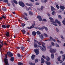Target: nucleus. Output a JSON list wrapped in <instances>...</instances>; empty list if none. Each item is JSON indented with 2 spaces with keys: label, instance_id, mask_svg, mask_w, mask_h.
Masks as SVG:
<instances>
[{
  "label": "nucleus",
  "instance_id": "obj_1",
  "mask_svg": "<svg viewBox=\"0 0 65 65\" xmlns=\"http://www.w3.org/2000/svg\"><path fill=\"white\" fill-rule=\"evenodd\" d=\"M6 58L4 59V63H5V65H9L8 59H7V55H5Z\"/></svg>",
  "mask_w": 65,
  "mask_h": 65
},
{
  "label": "nucleus",
  "instance_id": "obj_2",
  "mask_svg": "<svg viewBox=\"0 0 65 65\" xmlns=\"http://www.w3.org/2000/svg\"><path fill=\"white\" fill-rule=\"evenodd\" d=\"M42 46L43 47H41V46L40 45H38L37 46L38 47H40V49L43 51V52H44V51H46V48H45V47L43 44H42Z\"/></svg>",
  "mask_w": 65,
  "mask_h": 65
},
{
  "label": "nucleus",
  "instance_id": "obj_3",
  "mask_svg": "<svg viewBox=\"0 0 65 65\" xmlns=\"http://www.w3.org/2000/svg\"><path fill=\"white\" fill-rule=\"evenodd\" d=\"M19 4L20 6H22L23 7L25 6V4H24V3L23 2H19Z\"/></svg>",
  "mask_w": 65,
  "mask_h": 65
},
{
  "label": "nucleus",
  "instance_id": "obj_4",
  "mask_svg": "<svg viewBox=\"0 0 65 65\" xmlns=\"http://www.w3.org/2000/svg\"><path fill=\"white\" fill-rule=\"evenodd\" d=\"M35 22H34L33 23H32V26H30V27H28L27 28L28 29H30L31 28H33L34 27V26H36V25L35 24Z\"/></svg>",
  "mask_w": 65,
  "mask_h": 65
},
{
  "label": "nucleus",
  "instance_id": "obj_5",
  "mask_svg": "<svg viewBox=\"0 0 65 65\" xmlns=\"http://www.w3.org/2000/svg\"><path fill=\"white\" fill-rule=\"evenodd\" d=\"M50 52L51 53H55V52H56V49L50 48Z\"/></svg>",
  "mask_w": 65,
  "mask_h": 65
},
{
  "label": "nucleus",
  "instance_id": "obj_6",
  "mask_svg": "<svg viewBox=\"0 0 65 65\" xmlns=\"http://www.w3.org/2000/svg\"><path fill=\"white\" fill-rule=\"evenodd\" d=\"M7 54L9 57H12L13 56L12 53L10 51L7 52Z\"/></svg>",
  "mask_w": 65,
  "mask_h": 65
},
{
  "label": "nucleus",
  "instance_id": "obj_7",
  "mask_svg": "<svg viewBox=\"0 0 65 65\" xmlns=\"http://www.w3.org/2000/svg\"><path fill=\"white\" fill-rule=\"evenodd\" d=\"M55 22L56 23H58L59 26H61V22L58 21V20L57 19L55 20Z\"/></svg>",
  "mask_w": 65,
  "mask_h": 65
},
{
  "label": "nucleus",
  "instance_id": "obj_8",
  "mask_svg": "<svg viewBox=\"0 0 65 65\" xmlns=\"http://www.w3.org/2000/svg\"><path fill=\"white\" fill-rule=\"evenodd\" d=\"M34 51L36 53V55H38V54H39V51H38V49H34Z\"/></svg>",
  "mask_w": 65,
  "mask_h": 65
},
{
  "label": "nucleus",
  "instance_id": "obj_9",
  "mask_svg": "<svg viewBox=\"0 0 65 65\" xmlns=\"http://www.w3.org/2000/svg\"><path fill=\"white\" fill-rule=\"evenodd\" d=\"M49 19L50 20H51L50 21V22H52V23H55V21H54V19L52 18L51 17H50L49 18Z\"/></svg>",
  "mask_w": 65,
  "mask_h": 65
},
{
  "label": "nucleus",
  "instance_id": "obj_10",
  "mask_svg": "<svg viewBox=\"0 0 65 65\" xmlns=\"http://www.w3.org/2000/svg\"><path fill=\"white\" fill-rule=\"evenodd\" d=\"M5 35L7 37H9L10 36V34H9V32H6V33L5 34Z\"/></svg>",
  "mask_w": 65,
  "mask_h": 65
},
{
  "label": "nucleus",
  "instance_id": "obj_11",
  "mask_svg": "<svg viewBox=\"0 0 65 65\" xmlns=\"http://www.w3.org/2000/svg\"><path fill=\"white\" fill-rule=\"evenodd\" d=\"M37 18L41 22L42 21V18H41V16L39 15L38 16H37Z\"/></svg>",
  "mask_w": 65,
  "mask_h": 65
},
{
  "label": "nucleus",
  "instance_id": "obj_12",
  "mask_svg": "<svg viewBox=\"0 0 65 65\" xmlns=\"http://www.w3.org/2000/svg\"><path fill=\"white\" fill-rule=\"evenodd\" d=\"M2 10H3V11H6L7 10L6 8V7H2Z\"/></svg>",
  "mask_w": 65,
  "mask_h": 65
},
{
  "label": "nucleus",
  "instance_id": "obj_13",
  "mask_svg": "<svg viewBox=\"0 0 65 65\" xmlns=\"http://www.w3.org/2000/svg\"><path fill=\"white\" fill-rule=\"evenodd\" d=\"M34 42H36L39 45H41V43L40 42H39L37 40L36 41V40L35 39L34 40Z\"/></svg>",
  "mask_w": 65,
  "mask_h": 65
},
{
  "label": "nucleus",
  "instance_id": "obj_14",
  "mask_svg": "<svg viewBox=\"0 0 65 65\" xmlns=\"http://www.w3.org/2000/svg\"><path fill=\"white\" fill-rule=\"evenodd\" d=\"M51 11H54L55 10V9L52 6H51Z\"/></svg>",
  "mask_w": 65,
  "mask_h": 65
},
{
  "label": "nucleus",
  "instance_id": "obj_15",
  "mask_svg": "<svg viewBox=\"0 0 65 65\" xmlns=\"http://www.w3.org/2000/svg\"><path fill=\"white\" fill-rule=\"evenodd\" d=\"M29 14L30 15H31V16H32V15H33V12L31 11H29Z\"/></svg>",
  "mask_w": 65,
  "mask_h": 65
},
{
  "label": "nucleus",
  "instance_id": "obj_16",
  "mask_svg": "<svg viewBox=\"0 0 65 65\" xmlns=\"http://www.w3.org/2000/svg\"><path fill=\"white\" fill-rule=\"evenodd\" d=\"M50 39H51V40H52V41H54V42H55V41H56V40H55L54 39H53V38L52 37L50 36Z\"/></svg>",
  "mask_w": 65,
  "mask_h": 65
},
{
  "label": "nucleus",
  "instance_id": "obj_17",
  "mask_svg": "<svg viewBox=\"0 0 65 65\" xmlns=\"http://www.w3.org/2000/svg\"><path fill=\"white\" fill-rule=\"evenodd\" d=\"M20 47L22 51H25V47H23V46H21Z\"/></svg>",
  "mask_w": 65,
  "mask_h": 65
},
{
  "label": "nucleus",
  "instance_id": "obj_18",
  "mask_svg": "<svg viewBox=\"0 0 65 65\" xmlns=\"http://www.w3.org/2000/svg\"><path fill=\"white\" fill-rule=\"evenodd\" d=\"M21 32H22V33L23 34H25L26 33V30L25 29H22L21 30Z\"/></svg>",
  "mask_w": 65,
  "mask_h": 65
},
{
  "label": "nucleus",
  "instance_id": "obj_19",
  "mask_svg": "<svg viewBox=\"0 0 65 65\" xmlns=\"http://www.w3.org/2000/svg\"><path fill=\"white\" fill-rule=\"evenodd\" d=\"M35 57V56L34 55H32L31 56V59L32 60H34V58Z\"/></svg>",
  "mask_w": 65,
  "mask_h": 65
},
{
  "label": "nucleus",
  "instance_id": "obj_20",
  "mask_svg": "<svg viewBox=\"0 0 65 65\" xmlns=\"http://www.w3.org/2000/svg\"><path fill=\"white\" fill-rule=\"evenodd\" d=\"M41 63H44V60L43 58H41Z\"/></svg>",
  "mask_w": 65,
  "mask_h": 65
},
{
  "label": "nucleus",
  "instance_id": "obj_21",
  "mask_svg": "<svg viewBox=\"0 0 65 65\" xmlns=\"http://www.w3.org/2000/svg\"><path fill=\"white\" fill-rule=\"evenodd\" d=\"M51 57L52 59H54V54L52 53L51 54Z\"/></svg>",
  "mask_w": 65,
  "mask_h": 65
},
{
  "label": "nucleus",
  "instance_id": "obj_22",
  "mask_svg": "<svg viewBox=\"0 0 65 65\" xmlns=\"http://www.w3.org/2000/svg\"><path fill=\"white\" fill-rule=\"evenodd\" d=\"M42 29H45V30H46V31H47L48 30V29H47V27H46L45 26H43V27H42Z\"/></svg>",
  "mask_w": 65,
  "mask_h": 65
},
{
  "label": "nucleus",
  "instance_id": "obj_23",
  "mask_svg": "<svg viewBox=\"0 0 65 65\" xmlns=\"http://www.w3.org/2000/svg\"><path fill=\"white\" fill-rule=\"evenodd\" d=\"M60 8L61 9H62V10H64L65 9V7L63 6H60Z\"/></svg>",
  "mask_w": 65,
  "mask_h": 65
},
{
  "label": "nucleus",
  "instance_id": "obj_24",
  "mask_svg": "<svg viewBox=\"0 0 65 65\" xmlns=\"http://www.w3.org/2000/svg\"><path fill=\"white\" fill-rule=\"evenodd\" d=\"M2 27L3 28H4V29H6V26L3 24L2 25Z\"/></svg>",
  "mask_w": 65,
  "mask_h": 65
},
{
  "label": "nucleus",
  "instance_id": "obj_25",
  "mask_svg": "<svg viewBox=\"0 0 65 65\" xmlns=\"http://www.w3.org/2000/svg\"><path fill=\"white\" fill-rule=\"evenodd\" d=\"M26 4L28 6H33V5H32V4H29L28 3H26Z\"/></svg>",
  "mask_w": 65,
  "mask_h": 65
},
{
  "label": "nucleus",
  "instance_id": "obj_26",
  "mask_svg": "<svg viewBox=\"0 0 65 65\" xmlns=\"http://www.w3.org/2000/svg\"><path fill=\"white\" fill-rule=\"evenodd\" d=\"M45 63L47 65H51V63L50 62H48V61H45Z\"/></svg>",
  "mask_w": 65,
  "mask_h": 65
},
{
  "label": "nucleus",
  "instance_id": "obj_27",
  "mask_svg": "<svg viewBox=\"0 0 65 65\" xmlns=\"http://www.w3.org/2000/svg\"><path fill=\"white\" fill-rule=\"evenodd\" d=\"M10 61L11 62H13L14 61V57H12L10 59Z\"/></svg>",
  "mask_w": 65,
  "mask_h": 65
},
{
  "label": "nucleus",
  "instance_id": "obj_28",
  "mask_svg": "<svg viewBox=\"0 0 65 65\" xmlns=\"http://www.w3.org/2000/svg\"><path fill=\"white\" fill-rule=\"evenodd\" d=\"M26 25V24L24 23H22L21 24V26L22 28H24Z\"/></svg>",
  "mask_w": 65,
  "mask_h": 65
},
{
  "label": "nucleus",
  "instance_id": "obj_29",
  "mask_svg": "<svg viewBox=\"0 0 65 65\" xmlns=\"http://www.w3.org/2000/svg\"><path fill=\"white\" fill-rule=\"evenodd\" d=\"M47 58H46V60L47 61H50V58H49V57H48V56L46 57Z\"/></svg>",
  "mask_w": 65,
  "mask_h": 65
},
{
  "label": "nucleus",
  "instance_id": "obj_30",
  "mask_svg": "<svg viewBox=\"0 0 65 65\" xmlns=\"http://www.w3.org/2000/svg\"><path fill=\"white\" fill-rule=\"evenodd\" d=\"M60 59H61V56H60L58 57L57 58L58 61H61V60Z\"/></svg>",
  "mask_w": 65,
  "mask_h": 65
},
{
  "label": "nucleus",
  "instance_id": "obj_31",
  "mask_svg": "<svg viewBox=\"0 0 65 65\" xmlns=\"http://www.w3.org/2000/svg\"><path fill=\"white\" fill-rule=\"evenodd\" d=\"M34 46L35 47H36L38 46L37 44H36L35 43H34Z\"/></svg>",
  "mask_w": 65,
  "mask_h": 65
},
{
  "label": "nucleus",
  "instance_id": "obj_32",
  "mask_svg": "<svg viewBox=\"0 0 65 65\" xmlns=\"http://www.w3.org/2000/svg\"><path fill=\"white\" fill-rule=\"evenodd\" d=\"M36 33L38 35H40V34H41V33L39 31H37L36 32Z\"/></svg>",
  "mask_w": 65,
  "mask_h": 65
},
{
  "label": "nucleus",
  "instance_id": "obj_33",
  "mask_svg": "<svg viewBox=\"0 0 65 65\" xmlns=\"http://www.w3.org/2000/svg\"><path fill=\"white\" fill-rule=\"evenodd\" d=\"M43 28V26L41 28L39 27L38 28V29L40 31H41V30H42L43 28Z\"/></svg>",
  "mask_w": 65,
  "mask_h": 65
},
{
  "label": "nucleus",
  "instance_id": "obj_34",
  "mask_svg": "<svg viewBox=\"0 0 65 65\" xmlns=\"http://www.w3.org/2000/svg\"><path fill=\"white\" fill-rule=\"evenodd\" d=\"M32 34L34 36H35L36 35V32L34 31L32 32Z\"/></svg>",
  "mask_w": 65,
  "mask_h": 65
},
{
  "label": "nucleus",
  "instance_id": "obj_35",
  "mask_svg": "<svg viewBox=\"0 0 65 65\" xmlns=\"http://www.w3.org/2000/svg\"><path fill=\"white\" fill-rule=\"evenodd\" d=\"M40 37L41 38V39H42V38H43V35H39Z\"/></svg>",
  "mask_w": 65,
  "mask_h": 65
},
{
  "label": "nucleus",
  "instance_id": "obj_36",
  "mask_svg": "<svg viewBox=\"0 0 65 65\" xmlns=\"http://www.w3.org/2000/svg\"><path fill=\"white\" fill-rule=\"evenodd\" d=\"M0 43L1 44H2V46H3L4 44L3 43V41L0 40Z\"/></svg>",
  "mask_w": 65,
  "mask_h": 65
},
{
  "label": "nucleus",
  "instance_id": "obj_37",
  "mask_svg": "<svg viewBox=\"0 0 65 65\" xmlns=\"http://www.w3.org/2000/svg\"><path fill=\"white\" fill-rule=\"evenodd\" d=\"M52 24V25H54V26H58V24L56 23H51Z\"/></svg>",
  "mask_w": 65,
  "mask_h": 65
},
{
  "label": "nucleus",
  "instance_id": "obj_38",
  "mask_svg": "<svg viewBox=\"0 0 65 65\" xmlns=\"http://www.w3.org/2000/svg\"><path fill=\"white\" fill-rule=\"evenodd\" d=\"M3 1L5 3H8V1L7 0H4Z\"/></svg>",
  "mask_w": 65,
  "mask_h": 65
},
{
  "label": "nucleus",
  "instance_id": "obj_39",
  "mask_svg": "<svg viewBox=\"0 0 65 65\" xmlns=\"http://www.w3.org/2000/svg\"><path fill=\"white\" fill-rule=\"evenodd\" d=\"M56 13V12L55 11H53L52 13V15H54V14H55V13Z\"/></svg>",
  "mask_w": 65,
  "mask_h": 65
},
{
  "label": "nucleus",
  "instance_id": "obj_40",
  "mask_svg": "<svg viewBox=\"0 0 65 65\" xmlns=\"http://www.w3.org/2000/svg\"><path fill=\"white\" fill-rule=\"evenodd\" d=\"M6 28H9V27H10V25H6Z\"/></svg>",
  "mask_w": 65,
  "mask_h": 65
},
{
  "label": "nucleus",
  "instance_id": "obj_41",
  "mask_svg": "<svg viewBox=\"0 0 65 65\" xmlns=\"http://www.w3.org/2000/svg\"><path fill=\"white\" fill-rule=\"evenodd\" d=\"M13 2H14L16 4H18V2H17V1H16V0H13Z\"/></svg>",
  "mask_w": 65,
  "mask_h": 65
},
{
  "label": "nucleus",
  "instance_id": "obj_42",
  "mask_svg": "<svg viewBox=\"0 0 65 65\" xmlns=\"http://www.w3.org/2000/svg\"><path fill=\"white\" fill-rule=\"evenodd\" d=\"M55 45L56 47H60L59 45L56 43L55 44Z\"/></svg>",
  "mask_w": 65,
  "mask_h": 65
},
{
  "label": "nucleus",
  "instance_id": "obj_43",
  "mask_svg": "<svg viewBox=\"0 0 65 65\" xmlns=\"http://www.w3.org/2000/svg\"><path fill=\"white\" fill-rule=\"evenodd\" d=\"M18 65H23V63L21 62H18Z\"/></svg>",
  "mask_w": 65,
  "mask_h": 65
},
{
  "label": "nucleus",
  "instance_id": "obj_44",
  "mask_svg": "<svg viewBox=\"0 0 65 65\" xmlns=\"http://www.w3.org/2000/svg\"><path fill=\"white\" fill-rule=\"evenodd\" d=\"M2 17L4 19H6V17L4 15H2Z\"/></svg>",
  "mask_w": 65,
  "mask_h": 65
},
{
  "label": "nucleus",
  "instance_id": "obj_45",
  "mask_svg": "<svg viewBox=\"0 0 65 65\" xmlns=\"http://www.w3.org/2000/svg\"><path fill=\"white\" fill-rule=\"evenodd\" d=\"M56 7L58 9H59L60 8V7L59 6H58V4H57L56 5Z\"/></svg>",
  "mask_w": 65,
  "mask_h": 65
},
{
  "label": "nucleus",
  "instance_id": "obj_46",
  "mask_svg": "<svg viewBox=\"0 0 65 65\" xmlns=\"http://www.w3.org/2000/svg\"><path fill=\"white\" fill-rule=\"evenodd\" d=\"M29 64L30 65H35V64L34 63H32V62L29 63Z\"/></svg>",
  "mask_w": 65,
  "mask_h": 65
},
{
  "label": "nucleus",
  "instance_id": "obj_47",
  "mask_svg": "<svg viewBox=\"0 0 65 65\" xmlns=\"http://www.w3.org/2000/svg\"><path fill=\"white\" fill-rule=\"evenodd\" d=\"M17 56L19 57V58H20L21 57V55L19 53H18L17 54Z\"/></svg>",
  "mask_w": 65,
  "mask_h": 65
},
{
  "label": "nucleus",
  "instance_id": "obj_48",
  "mask_svg": "<svg viewBox=\"0 0 65 65\" xmlns=\"http://www.w3.org/2000/svg\"><path fill=\"white\" fill-rule=\"evenodd\" d=\"M58 18H59V19H62V16H61L60 15H58Z\"/></svg>",
  "mask_w": 65,
  "mask_h": 65
},
{
  "label": "nucleus",
  "instance_id": "obj_49",
  "mask_svg": "<svg viewBox=\"0 0 65 65\" xmlns=\"http://www.w3.org/2000/svg\"><path fill=\"white\" fill-rule=\"evenodd\" d=\"M38 62V59H36L35 60V63H37Z\"/></svg>",
  "mask_w": 65,
  "mask_h": 65
},
{
  "label": "nucleus",
  "instance_id": "obj_50",
  "mask_svg": "<svg viewBox=\"0 0 65 65\" xmlns=\"http://www.w3.org/2000/svg\"><path fill=\"white\" fill-rule=\"evenodd\" d=\"M44 35L45 36V37H47V36H48L46 34L44 33Z\"/></svg>",
  "mask_w": 65,
  "mask_h": 65
},
{
  "label": "nucleus",
  "instance_id": "obj_51",
  "mask_svg": "<svg viewBox=\"0 0 65 65\" xmlns=\"http://www.w3.org/2000/svg\"><path fill=\"white\" fill-rule=\"evenodd\" d=\"M51 44L52 45V46H55V44H54V43L53 42H51Z\"/></svg>",
  "mask_w": 65,
  "mask_h": 65
},
{
  "label": "nucleus",
  "instance_id": "obj_52",
  "mask_svg": "<svg viewBox=\"0 0 65 65\" xmlns=\"http://www.w3.org/2000/svg\"><path fill=\"white\" fill-rule=\"evenodd\" d=\"M43 8H44L43 6H41L40 8L41 10H42L43 9Z\"/></svg>",
  "mask_w": 65,
  "mask_h": 65
},
{
  "label": "nucleus",
  "instance_id": "obj_53",
  "mask_svg": "<svg viewBox=\"0 0 65 65\" xmlns=\"http://www.w3.org/2000/svg\"><path fill=\"white\" fill-rule=\"evenodd\" d=\"M42 21L44 22H46V20L45 19H43L42 20Z\"/></svg>",
  "mask_w": 65,
  "mask_h": 65
},
{
  "label": "nucleus",
  "instance_id": "obj_54",
  "mask_svg": "<svg viewBox=\"0 0 65 65\" xmlns=\"http://www.w3.org/2000/svg\"><path fill=\"white\" fill-rule=\"evenodd\" d=\"M62 23H63L64 25H65V21L63 20L62 21Z\"/></svg>",
  "mask_w": 65,
  "mask_h": 65
},
{
  "label": "nucleus",
  "instance_id": "obj_55",
  "mask_svg": "<svg viewBox=\"0 0 65 65\" xmlns=\"http://www.w3.org/2000/svg\"><path fill=\"white\" fill-rule=\"evenodd\" d=\"M24 15H25L26 17H27L28 16V15L27 14V13H24Z\"/></svg>",
  "mask_w": 65,
  "mask_h": 65
},
{
  "label": "nucleus",
  "instance_id": "obj_56",
  "mask_svg": "<svg viewBox=\"0 0 65 65\" xmlns=\"http://www.w3.org/2000/svg\"><path fill=\"white\" fill-rule=\"evenodd\" d=\"M57 42L58 43H61V41H60L59 40H57Z\"/></svg>",
  "mask_w": 65,
  "mask_h": 65
},
{
  "label": "nucleus",
  "instance_id": "obj_57",
  "mask_svg": "<svg viewBox=\"0 0 65 65\" xmlns=\"http://www.w3.org/2000/svg\"><path fill=\"white\" fill-rule=\"evenodd\" d=\"M60 53L61 54H64V52L62 51H61L60 52Z\"/></svg>",
  "mask_w": 65,
  "mask_h": 65
},
{
  "label": "nucleus",
  "instance_id": "obj_58",
  "mask_svg": "<svg viewBox=\"0 0 65 65\" xmlns=\"http://www.w3.org/2000/svg\"><path fill=\"white\" fill-rule=\"evenodd\" d=\"M42 57L44 59H46V57L44 56L43 55H42Z\"/></svg>",
  "mask_w": 65,
  "mask_h": 65
},
{
  "label": "nucleus",
  "instance_id": "obj_59",
  "mask_svg": "<svg viewBox=\"0 0 65 65\" xmlns=\"http://www.w3.org/2000/svg\"><path fill=\"white\" fill-rule=\"evenodd\" d=\"M36 5H39V3H35Z\"/></svg>",
  "mask_w": 65,
  "mask_h": 65
},
{
  "label": "nucleus",
  "instance_id": "obj_60",
  "mask_svg": "<svg viewBox=\"0 0 65 65\" xmlns=\"http://www.w3.org/2000/svg\"><path fill=\"white\" fill-rule=\"evenodd\" d=\"M24 18L25 19V20H28V18H27V17H24Z\"/></svg>",
  "mask_w": 65,
  "mask_h": 65
},
{
  "label": "nucleus",
  "instance_id": "obj_61",
  "mask_svg": "<svg viewBox=\"0 0 65 65\" xmlns=\"http://www.w3.org/2000/svg\"><path fill=\"white\" fill-rule=\"evenodd\" d=\"M47 15H48V16H49V17H50V16H51L50 14L48 13H47Z\"/></svg>",
  "mask_w": 65,
  "mask_h": 65
},
{
  "label": "nucleus",
  "instance_id": "obj_62",
  "mask_svg": "<svg viewBox=\"0 0 65 65\" xmlns=\"http://www.w3.org/2000/svg\"><path fill=\"white\" fill-rule=\"evenodd\" d=\"M16 48L17 49H18V50H19L20 49V48L19 47H16Z\"/></svg>",
  "mask_w": 65,
  "mask_h": 65
},
{
  "label": "nucleus",
  "instance_id": "obj_63",
  "mask_svg": "<svg viewBox=\"0 0 65 65\" xmlns=\"http://www.w3.org/2000/svg\"><path fill=\"white\" fill-rule=\"evenodd\" d=\"M56 30L57 31V32L58 33L59 32V30L57 28H56Z\"/></svg>",
  "mask_w": 65,
  "mask_h": 65
},
{
  "label": "nucleus",
  "instance_id": "obj_64",
  "mask_svg": "<svg viewBox=\"0 0 65 65\" xmlns=\"http://www.w3.org/2000/svg\"><path fill=\"white\" fill-rule=\"evenodd\" d=\"M61 38H62L63 39L64 38L63 37V36L62 35H61Z\"/></svg>",
  "mask_w": 65,
  "mask_h": 65
}]
</instances>
